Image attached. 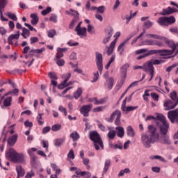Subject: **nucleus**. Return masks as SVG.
I'll return each mask as SVG.
<instances>
[{"label": "nucleus", "instance_id": "79ce46f5", "mask_svg": "<svg viewBox=\"0 0 178 178\" xmlns=\"http://www.w3.org/2000/svg\"><path fill=\"white\" fill-rule=\"evenodd\" d=\"M170 98L172 99V101H177V92L176 90L172 91V92L170 93Z\"/></svg>", "mask_w": 178, "mask_h": 178}, {"label": "nucleus", "instance_id": "5701e85b", "mask_svg": "<svg viewBox=\"0 0 178 178\" xmlns=\"http://www.w3.org/2000/svg\"><path fill=\"white\" fill-rule=\"evenodd\" d=\"M115 130H117L118 137H120V138H123V137H124V129L123 127H117Z\"/></svg>", "mask_w": 178, "mask_h": 178}, {"label": "nucleus", "instance_id": "f257e3e1", "mask_svg": "<svg viewBox=\"0 0 178 178\" xmlns=\"http://www.w3.org/2000/svg\"><path fill=\"white\" fill-rule=\"evenodd\" d=\"M147 129V133L141 135V142L145 148H151V144L159 141V131L154 125H149Z\"/></svg>", "mask_w": 178, "mask_h": 178}, {"label": "nucleus", "instance_id": "c756f323", "mask_svg": "<svg viewBox=\"0 0 178 178\" xmlns=\"http://www.w3.org/2000/svg\"><path fill=\"white\" fill-rule=\"evenodd\" d=\"M157 23L160 24V26H168V21L166 19V17H161L157 20Z\"/></svg>", "mask_w": 178, "mask_h": 178}, {"label": "nucleus", "instance_id": "b1692460", "mask_svg": "<svg viewBox=\"0 0 178 178\" xmlns=\"http://www.w3.org/2000/svg\"><path fill=\"white\" fill-rule=\"evenodd\" d=\"M31 17L32 18L31 23L33 26H35L38 24L40 19L38 18V15L35 13H33L31 15Z\"/></svg>", "mask_w": 178, "mask_h": 178}, {"label": "nucleus", "instance_id": "13d9d810", "mask_svg": "<svg viewBox=\"0 0 178 178\" xmlns=\"http://www.w3.org/2000/svg\"><path fill=\"white\" fill-rule=\"evenodd\" d=\"M163 137V144H168L170 145L172 143L170 142V140L169 139V137L165 136H162Z\"/></svg>", "mask_w": 178, "mask_h": 178}, {"label": "nucleus", "instance_id": "864d4df0", "mask_svg": "<svg viewBox=\"0 0 178 178\" xmlns=\"http://www.w3.org/2000/svg\"><path fill=\"white\" fill-rule=\"evenodd\" d=\"M98 79H99V72H97L93 73V79L92 83H96V81H98Z\"/></svg>", "mask_w": 178, "mask_h": 178}, {"label": "nucleus", "instance_id": "e2e57ef3", "mask_svg": "<svg viewBox=\"0 0 178 178\" xmlns=\"http://www.w3.org/2000/svg\"><path fill=\"white\" fill-rule=\"evenodd\" d=\"M49 77L51 79V80H58V76H56V74L54 72H49Z\"/></svg>", "mask_w": 178, "mask_h": 178}, {"label": "nucleus", "instance_id": "7ed1b4c3", "mask_svg": "<svg viewBox=\"0 0 178 178\" xmlns=\"http://www.w3.org/2000/svg\"><path fill=\"white\" fill-rule=\"evenodd\" d=\"M7 156L10 161L15 163H23V162H24V154H23V153H17V152L13 149L8 150Z\"/></svg>", "mask_w": 178, "mask_h": 178}, {"label": "nucleus", "instance_id": "7c9ffc66", "mask_svg": "<svg viewBox=\"0 0 178 178\" xmlns=\"http://www.w3.org/2000/svg\"><path fill=\"white\" fill-rule=\"evenodd\" d=\"M127 134L129 137H134L136 136V133L134 132V129L131 126H129L127 128Z\"/></svg>", "mask_w": 178, "mask_h": 178}, {"label": "nucleus", "instance_id": "cd10ccee", "mask_svg": "<svg viewBox=\"0 0 178 178\" xmlns=\"http://www.w3.org/2000/svg\"><path fill=\"white\" fill-rule=\"evenodd\" d=\"M111 159H106L104 163V168L103 169V173L105 174L109 170V168H111Z\"/></svg>", "mask_w": 178, "mask_h": 178}, {"label": "nucleus", "instance_id": "774afa93", "mask_svg": "<svg viewBox=\"0 0 178 178\" xmlns=\"http://www.w3.org/2000/svg\"><path fill=\"white\" fill-rule=\"evenodd\" d=\"M35 175V174L33 172V170H31V172H28L25 177L26 178H32L33 177H34Z\"/></svg>", "mask_w": 178, "mask_h": 178}, {"label": "nucleus", "instance_id": "338daca9", "mask_svg": "<svg viewBox=\"0 0 178 178\" xmlns=\"http://www.w3.org/2000/svg\"><path fill=\"white\" fill-rule=\"evenodd\" d=\"M42 147L43 148H45L46 149V152H48V147L49 145V144L48 143V141L47 140H42Z\"/></svg>", "mask_w": 178, "mask_h": 178}, {"label": "nucleus", "instance_id": "ddd939ff", "mask_svg": "<svg viewBox=\"0 0 178 178\" xmlns=\"http://www.w3.org/2000/svg\"><path fill=\"white\" fill-rule=\"evenodd\" d=\"M129 67H130V65H129V63H126L120 68V72L122 74V76L121 78L122 84L124 83V81L126 80V77H127V69Z\"/></svg>", "mask_w": 178, "mask_h": 178}, {"label": "nucleus", "instance_id": "a878e982", "mask_svg": "<svg viewBox=\"0 0 178 178\" xmlns=\"http://www.w3.org/2000/svg\"><path fill=\"white\" fill-rule=\"evenodd\" d=\"M16 170L17 173V178L23 177L24 176V170L21 165H18L16 167Z\"/></svg>", "mask_w": 178, "mask_h": 178}, {"label": "nucleus", "instance_id": "a211bd4d", "mask_svg": "<svg viewBox=\"0 0 178 178\" xmlns=\"http://www.w3.org/2000/svg\"><path fill=\"white\" fill-rule=\"evenodd\" d=\"M45 51V48L44 47H42L40 49H32L31 51H29V54H26L25 58L27 59V58H29V56H35V54H42V52H44Z\"/></svg>", "mask_w": 178, "mask_h": 178}, {"label": "nucleus", "instance_id": "0e129e2a", "mask_svg": "<svg viewBox=\"0 0 178 178\" xmlns=\"http://www.w3.org/2000/svg\"><path fill=\"white\" fill-rule=\"evenodd\" d=\"M56 64L58 65V66H63L65 65V60L57 58Z\"/></svg>", "mask_w": 178, "mask_h": 178}, {"label": "nucleus", "instance_id": "72a5a7b5", "mask_svg": "<svg viewBox=\"0 0 178 178\" xmlns=\"http://www.w3.org/2000/svg\"><path fill=\"white\" fill-rule=\"evenodd\" d=\"M4 106H10L12 105V97H8L3 100Z\"/></svg>", "mask_w": 178, "mask_h": 178}, {"label": "nucleus", "instance_id": "393cba45", "mask_svg": "<svg viewBox=\"0 0 178 178\" xmlns=\"http://www.w3.org/2000/svg\"><path fill=\"white\" fill-rule=\"evenodd\" d=\"M16 141H17V135L15 134L8 138V144L9 145H15V144H16Z\"/></svg>", "mask_w": 178, "mask_h": 178}, {"label": "nucleus", "instance_id": "f8f14e48", "mask_svg": "<svg viewBox=\"0 0 178 178\" xmlns=\"http://www.w3.org/2000/svg\"><path fill=\"white\" fill-rule=\"evenodd\" d=\"M8 5V0H0V19L2 22H8V19L3 17V9Z\"/></svg>", "mask_w": 178, "mask_h": 178}, {"label": "nucleus", "instance_id": "c85d7f7f", "mask_svg": "<svg viewBox=\"0 0 178 178\" xmlns=\"http://www.w3.org/2000/svg\"><path fill=\"white\" fill-rule=\"evenodd\" d=\"M170 7H168L167 8H163L162 12L159 13L161 16H168V15H172V10H170Z\"/></svg>", "mask_w": 178, "mask_h": 178}, {"label": "nucleus", "instance_id": "603ef678", "mask_svg": "<svg viewBox=\"0 0 178 178\" xmlns=\"http://www.w3.org/2000/svg\"><path fill=\"white\" fill-rule=\"evenodd\" d=\"M156 43V40H146L144 43L143 45H155Z\"/></svg>", "mask_w": 178, "mask_h": 178}, {"label": "nucleus", "instance_id": "f3484780", "mask_svg": "<svg viewBox=\"0 0 178 178\" xmlns=\"http://www.w3.org/2000/svg\"><path fill=\"white\" fill-rule=\"evenodd\" d=\"M112 35H113V29L109 28L106 29V36L103 40V44H108V42L111 41Z\"/></svg>", "mask_w": 178, "mask_h": 178}, {"label": "nucleus", "instance_id": "37998d69", "mask_svg": "<svg viewBox=\"0 0 178 178\" xmlns=\"http://www.w3.org/2000/svg\"><path fill=\"white\" fill-rule=\"evenodd\" d=\"M107 136L110 140H113L115 137H116V131L115 130H111L108 134Z\"/></svg>", "mask_w": 178, "mask_h": 178}, {"label": "nucleus", "instance_id": "8fccbe9b", "mask_svg": "<svg viewBox=\"0 0 178 178\" xmlns=\"http://www.w3.org/2000/svg\"><path fill=\"white\" fill-rule=\"evenodd\" d=\"M145 79V74H143L142 76V79L140 81L133 82L129 85L128 88H131V87H136V86H137V83H140V81H143Z\"/></svg>", "mask_w": 178, "mask_h": 178}, {"label": "nucleus", "instance_id": "bf43d9fd", "mask_svg": "<svg viewBox=\"0 0 178 178\" xmlns=\"http://www.w3.org/2000/svg\"><path fill=\"white\" fill-rule=\"evenodd\" d=\"M26 35L28 37H30V31H29V29H26V28H22V33L21 34V35Z\"/></svg>", "mask_w": 178, "mask_h": 178}, {"label": "nucleus", "instance_id": "4d7b16f0", "mask_svg": "<svg viewBox=\"0 0 178 178\" xmlns=\"http://www.w3.org/2000/svg\"><path fill=\"white\" fill-rule=\"evenodd\" d=\"M13 73H14V74H23V73H26V70L15 69L13 71Z\"/></svg>", "mask_w": 178, "mask_h": 178}, {"label": "nucleus", "instance_id": "680f3d73", "mask_svg": "<svg viewBox=\"0 0 178 178\" xmlns=\"http://www.w3.org/2000/svg\"><path fill=\"white\" fill-rule=\"evenodd\" d=\"M150 95L154 101H159V95L158 94L152 92Z\"/></svg>", "mask_w": 178, "mask_h": 178}, {"label": "nucleus", "instance_id": "423d86ee", "mask_svg": "<svg viewBox=\"0 0 178 178\" xmlns=\"http://www.w3.org/2000/svg\"><path fill=\"white\" fill-rule=\"evenodd\" d=\"M138 69H143L144 72H146V73H149V76H151L149 79V81H151L154 77V72L155 70V68L152 67V64L151 63H145L143 66L141 65H135L134 66V70H137Z\"/></svg>", "mask_w": 178, "mask_h": 178}, {"label": "nucleus", "instance_id": "c9c22d12", "mask_svg": "<svg viewBox=\"0 0 178 178\" xmlns=\"http://www.w3.org/2000/svg\"><path fill=\"white\" fill-rule=\"evenodd\" d=\"M6 15V16H8V17H9V19H11V20H13L14 22H17V17H16V15H15L14 13L7 12Z\"/></svg>", "mask_w": 178, "mask_h": 178}, {"label": "nucleus", "instance_id": "49530a36", "mask_svg": "<svg viewBox=\"0 0 178 178\" xmlns=\"http://www.w3.org/2000/svg\"><path fill=\"white\" fill-rule=\"evenodd\" d=\"M62 129V124H56L51 127L52 131H59Z\"/></svg>", "mask_w": 178, "mask_h": 178}, {"label": "nucleus", "instance_id": "ea45409f", "mask_svg": "<svg viewBox=\"0 0 178 178\" xmlns=\"http://www.w3.org/2000/svg\"><path fill=\"white\" fill-rule=\"evenodd\" d=\"M116 58V56L112 55L110 60L108 62L107 65L105 66V69L106 70H108V69H109V67H111V65H112L113 62H115V58Z\"/></svg>", "mask_w": 178, "mask_h": 178}, {"label": "nucleus", "instance_id": "412c9836", "mask_svg": "<svg viewBox=\"0 0 178 178\" xmlns=\"http://www.w3.org/2000/svg\"><path fill=\"white\" fill-rule=\"evenodd\" d=\"M76 32L77 35L83 38V37H87V28L83 27L80 29L75 30Z\"/></svg>", "mask_w": 178, "mask_h": 178}, {"label": "nucleus", "instance_id": "a19ab883", "mask_svg": "<svg viewBox=\"0 0 178 178\" xmlns=\"http://www.w3.org/2000/svg\"><path fill=\"white\" fill-rule=\"evenodd\" d=\"M116 58V56L112 55L110 60L108 62L107 65L105 66V69L106 70H108V69H109V67H111V65H112L113 62H115V58Z\"/></svg>", "mask_w": 178, "mask_h": 178}, {"label": "nucleus", "instance_id": "1a4fd4ad", "mask_svg": "<svg viewBox=\"0 0 178 178\" xmlns=\"http://www.w3.org/2000/svg\"><path fill=\"white\" fill-rule=\"evenodd\" d=\"M70 12H72V13ZM66 15H71L72 16H74L69 25V29L72 30L74 27V24L79 22V13L74 10L73 9H70V11H66Z\"/></svg>", "mask_w": 178, "mask_h": 178}, {"label": "nucleus", "instance_id": "9d476101", "mask_svg": "<svg viewBox=\"0 0 178 178\" xmlns=\"http://www.w3.org/2000/svg\"><path fill=\"white\" fill-rule=\"evenodd\" d=\"M91 109H92V104H87L83 105L80 109L79 112L84 118H88L90 116V112H91Z\"/></svg>", "mask_w": 178, "mask_h": 178}, {"label": "nucleus", "instance_id": "473e14b6", "mask_svg": "<svg viewBox=\"0 0 178 178\" xmlns=\"http://www.w3.org/2000/svg\"><path fill=\"white\" fill-rule=\"evenodd\" d=\"M167 19V24L169 26L170 24H173V23H176V18H175V16L171 15L170 17H165Z\"/></svg>", "mask_w": 178, "mask_h": 178}, {"label": "nucleus", "instance_id": "5fc2aeb1", "mask_svg": "<svg viewBox=\"0 0 178 178\" xmlns=\"http://www.w3.org/2000/svg\"><path fill=\"white\" fill-rule=\"evenodd\" d=\"M106 9V8L104 6H99L97 9V13H101L102 15L104 13Z\"/></svg>", "mask_w": 178, "mask_h": 178}, {"label": "nucleus", "instance_id": "0eeeda50", "mask_svg": "<svg viewBox=\"0 0 178 178\" xmlns=\"http://www.w3.org/2000/svg\"><path fill=\"white\" fill-rule=\"evenodd\" d=\"M95 62L97 66V69L100 74H102V70H104V58L102 57V54L98 51L95 52Z\"/></svg>", "mask_w": 178, "mask_h": 178}, {"label": "nucleus", "instance_id": "aec40b11", "mask_svg": "<svg viewBox=\"0 0 178 178\" xmlns=\"http://www.w3.org/2000/svg\"><path fill=\"white\" fill-rule=\"evenodd\" d=\"M116 41H118V40L115 38L113 42H111L109 47H107V55L108 56H111V55H112V54L113 53V50L115 49V45H116Z\"/></svg>", "mask_w": 178, "mask_h": 178}, {"label": "nucleus", "instance_id": "9b49d317", "mask_svg": "<svg viewBox=\"0 0 178 178\" xmlns=\"http://www.w3.org/2000/svg\"><path fill=\"white\" fill-rule=\"evenodd\" d=\"M168 118L170 120L171 123L178 124V108L170 111L168 113Z\"/></svg>", "mask_w": 178, "mask_h": 178}, {"label": "nucleus", "instance_id": "2eb2a0df", "mask_svg": "<svg viewBox=\"0 0 178 178\" xmlns=\"http://www.w3.org/2000/svg\"><path fill=\"white\" fill-rule=\"evenodd\" d=\"M134 37V34L131 33L130 34L127 38L125 41L122 42L118 47V51L120 52V51H122L120 52V55H122L123 51H124V49H123V47L126 45V44H129V41H130V39Z\"/></svg>", "mask_w": 178, "mask_h": 178}, {"label": "nucleus", "instance_id": "e433bc0d", "mask_svg": "<svg viewBox=\"0 0 178 178\" xmlns=\"http://www.w3.org/2000/svg\"><path fill=\"white\" fill-rule=\"evenodd\" d=\"M51 168H52L53 170H54L56 172L55 175H60V172H62V170H60V169L58 168V165H56V164L51 163Z\"/></svg>", "mask_w": 178, "mask_h": 178}, {"label": "nucleus", "instance_id": "052dcab7", "mask_svg": "<svg viewBox=\"0 0 178 178\" xmlns=\"http://www.w3.org/2000/svg\"><path fill=\"white\" fill-rule=\"evenodd\" d=\"M55 34H56V31L52 29L48 32V37H49V38H54V37H55Z\"/></svg>", "mask_w": 178, "mask_h": 178}, {"label": "nucleus", "instance_id": "4468645a", "mask_svg": "<svg viewBox=\"0 0 178 178\" xmlns=\"http://www.w3.org/2000/svg\"><path fill=\"white\" fill-rule=\"evenodd\" d=\"M178 105V97L175 102L173 101L168 99L164 102L163 106L167 108V111H170V109H175V106Z\"/></svg>", "mask_w": 178, "mask_h": 178}, {"label": "nucleus", "instance_id": "4c0bfd02", "mask_svg": "<svg viewBox=\"0 0 178 178\" xmlns=\"http://www.w3.org/2000/svg\"><path fill=\"white\" fill-rule=\"evenodd\" d=\"M144 34H145V30H143V32H142L138 37L134 38V40L131 42V45H134V44H136L137 41H138V40H140V38H141V37L144 35Z\"/></svg>", "mask_w": 178, "mask_h": 178}, {"label": "nucleus", "instance_id": "69168bd1", "mask_svg": "<svg viewBox=\"0 0 178 178\" xmlns=\"http://www.w3.org/2000/svg\"><path fill=\"white\" fill-rule=\"evenodd\" d=\"M144 26L146 29H151V27H152V22H151V21L148 20V21H146L145 23H144Z\"/></svg>", "mask_w": 178, "mask_h": 178}, {"label": "nucleus", "instance_id": "f03ea898", "mask_svg": "<svg viewBox=\"0 0 178 178\" xmlns=\"http://www.w3.org/2000/svg\"><path fill=\"white\" fill-rule=\"evenodd\" d=\"M156 119L159 120L156 122V128L159 131V136H168L170 124L166 120V117L163 114L157 113Z\"/></svg>", "mask_w": 178, "mask_h": 178}, {"label": "nucleus", "instance_id": "4be33fe9", "mask_svg": "<svg viewBox=\"0 0 178 178\" xmlns=\"http://www.w3.org/2000/svg\"><path fill=\"white\" fill-rule=\"evenodd\" d=\"M113 77H109L106 79V83L104 85L108 90H112V88H113Z\"/></svg>", "mask_w": 178, "mask_h": 178}, {"label": "nucleus", "instance_id": "39448f33", "mask_svg": "<svg viewBox=\"0 0 178 178\" xmlns=\"http://www.w3.org/2000/svg\"><path fill=\"white\" fill-rule=\"evenodd\" d=\"M155 45H157V47H166V45H168V47L172 48V49H176L178 48L177 43H175L173 41L169 40V39L161 36L159 40H156Z\"/></svg>", "mask_w": 178, "mask_h": 178}, {"label": "nucleus", "instance_id": "de8ad7c7", "mask_svg": "<svg viewBox=\"0 0 178 178\" xmlns=\"http://www.w3.org/2000/svg\"><path fill=\"white\" fill-rule=\"evenodd\" d=\"M147 63H150L152 65V67H154V65H161V63H162V60H152V61H149Z\"/></svg>", "mask_w": 178, "mask_h": 178}, {"label": "nucleus", "instance_id": "6e6d98bb", "mask_svg": "<svg viewBox=\"0 0 178 178\" xmlns=\"http://www.w3.org/2000/svg\"><path fill=\"white\" fill-rule=\"evenodd\" d=\"M37 151V148L35 147H32L29 149H28V154L29 155H30V156H34V152H35Z\"/></svg>", "mask_w": 178, "mask_h": 178}, {"label": "nucleus", "instance_id": "6e6552de", "mask_svg": "<svg viewBox=\"0 0 178 178\" xmlns=\"http://www.w3.org/2000/svg\"><path fill=\"white\" fill-rule=\"evenodd\" d=\"M116 117V119L115 120V124L116 126H120V118H122V112L119 110L115 111L110 116V119L108 120L110 123H112L113 120H115V117Z\"/></svg>", "mask_w": 178, "mask_h": 178}, {"label": "nucleus", "instance_id": "bb28decb", "mask_svg": "<svg viewBox=\"0 0 178 178\" xmlns=\"http://www.w3.org/2000/svg\"><path fill=\"white\" fill-rule=\"evenodd\" d=\"M66 141L65 138H57L54 140V145L56 147H60V145H63V143Z\"/></svg>", "mask_w": 178, "mask_h": 178}, {"label": "nucleus", "instance_id": "dca6fc26", "mask_svg": "<svg viewBox=\"0 0 178 178\" xmlns=\"http://www.w3.org/2000/svg\"><path fill=\"white\" fill-rule=\"evenodd\" d=\"M62 77L63 79H65L61 83L60 85H58V88L60 90H63L65 87H68L69 84H67V81H69V80L70 79V77H72V74L68 73L67 76L65 74H63Z\"/></svg>", "mask_w": 178, "mask_h": 178}, {"label": "nucleus", "instance_id": "2f4dec72", "mask_svg": "<svg viewBox=\"0 0 178 178\" xmlns=\"http://www.w3.org/2000/svg\"><path fill=\"white\" fill-rule=\"evenodd\" d=\"M82 94H83V88H79L76 90V91L75 92H74V94H73L74 98H75V99H77L78 98L81 97Z\"/></svg>", "mask_w": 178, "mask_h": 178}, {"label": "nucleus", "instance_id": "58836bf2", "mask_svg": "<svg viewBox=\"0 0 178 178\" xmlns=\"http://www.w3.org/2000/svg\"><path fill=\"white\" fill-rule=\"evenodd\" d=\"M116 58V56L112 55L110 60L108 62L107 65L105 66V69L106 70H108V69H109V67H111V65H112L113 62H115V58Z\"/></svg>", "mask_w": 178, "mask_h": 178}, {"label": "nucleus", "instance_id": "09e8293b", "mask_svg": "<svg viewBox=\"0 0 178 178\" xmlns=\"http://www.w3.org/2000/svg\"><path fill=\"white\" fill-rule=\"evenodd\" d=\"M51 12H52V8L47 7L45 10H43L41 12V15H42V16H47V15H48V13H51Z\"/></svg>", "mask_w": 178, "mask_h": 178}, {"label": "nucleus", "instance_id": "20e7f679", "mask_svg": "<svg viewBox=\"0 0 178 178\" xmlns=\"http://www.w3.org/2000/svg\"><path fill=\"white\" fill-rule=\"evenodd\" d=\"M89 138L94 143L96 151H99V147L104 149V142H102V139L97 131H90Z\"/></svg>", "mask_w": 178, "mask_h": 178}, {"label": "nucleus", "instance_id": "f704fd0d", "mask_svg": "<svg viewBox=\"0 0 178 178\" xmlns=\"http://www.w3.org/2000/svg\"><path fill=\"white\" fill-rule=\"evenodd\" d=\"M70 137L73 140V141H77V140L80 138V135L79 134V133H77V131H75L74 133H72L70 135Z\"/></svg>", "mask_w": 178, "mask_h": 178}, {"label": "nucleus", "instance_id": "c03bdc74", "mask_svg": "<svg viewBox=\"0 0 178 178\" xmlns=\"http://www.w3.org/2000/svg\"><path fill=\"white\" fill-rule=\"evenodd\" d=\"M138 106H127L124 108V110H122L123 112H127V113H129V112H133V111H136Z\"/></svg>", "mask_w": 178, "mask_h": 178}, {"label": "nucleus", "instance_id": "3c124183", "mask_svg": "<svg viewBox=\"0 0 178 178\" xmlns=\"http://www.w3.org/2000/svg\"><path fill=\"white\" fill-rule=\"evenodd\" d=\"M43 115H44V113H39L38 116L37 117V120H38V124L40 126H42V124H44V122L41 121V120H42Z\"/></svg>", "mask_w": 178, "mask_h": 178}, {"label": "nucleus", "instance_id": "a18cd8bd", "mask_svg": "<svg viewBox=\"0 0 178 178\" xmlns=\"http://www.w3.org/2000/svg\"><path fill=\"white\" fill-rule=\"evenodd\" d=\"M49 20L53 23H58V15L56 14H51Z\"/></svg>", "mask_w": 178, "mask_h": 178}, {"label": "nucleus", "instance_id": "6ab92c4d", "mask_svg": "<svg viewBox=\"0 0 178 178\" xmlns=\"http://www.w3.org/2000/svg\"><path fill=\"white\" fill-rule=\"evenodd\" d=\"M19 37H20V31H19L16 34L10 35L8 38L9 45H13L15 44L13 42V40H19Z\"/></svg>", "mask_w": 178, "mask_h": 178}]
</instances>
